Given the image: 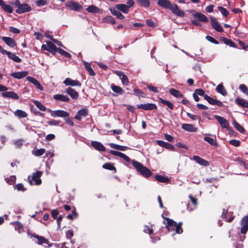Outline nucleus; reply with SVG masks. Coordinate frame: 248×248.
I'll return each mask as SVG.
<instances>
[{
	"instance_id": "1",
	"label": "nucleus",
	"mask_w": 248,
	"mask_h": 248,
	"mask_svg": "<svg viewBox=\"0 0 248 248\" xmlns=\"http://www.w3.org/2000/svg\"><path fill=\"white\" fill-rule=\"evenodd\" d=\"M157 4L163 8L169 9L177 16L183 17L185 16V12L180 10L177 4L171 3L169 0H158Z\"/></svg>"
},
{
	"instance_id": "2",
	"label": "nucleus",
	"mask_w": 248,
	"mask_h": 248,
	"mask_svg": "<svg viewBox=\"0 0 248 248\" xmlns=\"http://www.w3.org/2000/svg\"><path fill=\"white\" fill-rule=\"evenodd\" d=\"M165 220L167 221V223L166 224V227L168 229L169 231H175V233H181L183 232V230L182 228V224L181 222H179V223H177L176 222L174 221L173 220L170 219L168 217H164Z\"/></svg>"
},
{
	"instance_id": "3",
	"label": "nucleus",
	"mask_w": 248,
	"mask_h": 248,
	"mask_svg": "<svg viewBox=\"0 0 248 248\" xmlns=\"http://www.w3.org/2000/svg\"><path fill=\"white\" fill-rule=\"evenodd\" d=\"M132 165L143 176L148 178L152 175V173L151 170L147 167L143 166L140 162L133 160Z\"/></svg>"
},
{
	"instance_id": "4",
	"label": "nucleus",
	"mask_w": 248,
	"mask_h": 248,
	"mask_svg": "<svg viewBox=\"0 0 248 248\" xmlns=\"http://www.w3.org/2000/svg\"><path fill=\"white\" fill-rule=\"evenodd\" d=\"M14 5L16 8V12L19 14L31 11V8L29 4L27 3L21 4L18 0H16Z\"/></svg>"
},
{
	"instance_id": "5",
	"label": "nucleus",
	"mask_w": 248,
	"mask_h": 248,
	"mask_svg": "<svg viewBox=\"0 0 248 248\" xmlns=\"http://www.w3.org/2000/svg\"><path fill=\"white\" fill-rule=\"evenodd\" d=\"M43 172L40 171H37L32 174V175L28 177L29 183L31 185H40L42 181L40 179Z\"/></svg>"
},
{
	"instance_id": "6",
	"label": "nucleus",
	"mask_w": 248,
	"mask_h": 248,
	"mask_svg": "<svg viewBox=\"0 0 248 248\" xmlns=\"http://www.w3.org/2000/svg\"><path fill=\"white\" fill-rule=\"evenodd\" d=\"M65 6L75 11H78L82 9V6L80 4L73 0L67 1L65 3Z\"/></svg>"
},
{
	"instance_id": "7",
	"label": "nucleus",
	"mask_w": 248,
	"mask_h": 248,
	"mask_svg": "<svg viewBox=\"0 0 248 248\" xmlns=\"http://www.w3.org/2000/svg\"><path fill=\"white\" fill-rule=\"evenodd\" d=\"M46 44H43L41 46V49L44 50H47L51 53L55 54L57 52L58 48L55 44L52 42L47 41Z\"/></svg>"
},
{
	"instance_id": "8",
	"label": "nucleus",
	"mask_w": 248,
	"mask_h": 248,
	"mask_svg": "<svg viewBox=\"0 0 248 248\" xmlns=\"http://www.w3.org/2000/svg\"><path fill=\"white\" fill-rule=\"evenodd\" d=\"M51 116L53 117H68L69 113L67 111L62 110H56L54 111L51 110Z\"/></svg>"
},
{
	"instance_id": "9",
	"label": "nucleus",
	"mask_w": 248,
	"mask_h": 248,
	"mask_svg": "<svg viewBox=\"0 0 248 248\" xmlns=\"http://www.w3.org/2000/svg\"><path fill=\"white\" fill-rule=\"evenodd\" d=\"M241 232L246 234L248 230V216H245L241 221Z\"/></svg>"
},
{
	"instance_id": "10",
	"label": "nucleus",
	"mask_w": 248,
	"mask_h": 248,
	"mask_svg": "<svg viewBox=\"0 0 248 248\" xmlns=\"http://www.w3.org/2000/svg\"><path fill=\"white\" fill-rule=\"evenodd\" d=\"M34 237L37 239V243L39 245H43L45 247H50L51 246V244H50L49 242L44 237L39 236L37 235H34Z\"/></svg>"
},
{
	"instance_id": "11",
	"label": "nucleus",
	"mask_w": 248,
	"mask_h": 248,
	"mask_svg": "<svg viewBox=\"0 0 248 248\" xmlns=\"http://www.w3.org/2000/svg\"><path fill=\"white\" fill-rule=\"evenodd\" d=\"M138 108L142 109L145 110H151L156 109L157 107L155 104L153 103L143 104L137 105Z\"/></svg>"
},
{
	"instance_id": "12",
	"label": "nucleus",
	"mask_w": 248,
	"mask_h": 248,
	"mask_svg": "<svg viewBox=\"0 0 248 248\" xmlns=\"http://www.w3.org/2000/svg\"><path fill=\"white\" fill-rule=\"evenodd\" d=\"M204 98L210 104L212 105H217L218 107H222L223 103L221 101L215 99L208 95H204Z\"/></svg>"
},
{
	"instance_id": "13",
	"label": "nucleus",
	"mask_w": 248,
	"mask_h": 248,
	"mask_svg": "<svg viewBox=\"0 0 248 248\" xmlns=\"http://www.w3.org/2000/svg\"><path fill=\"white\" fill-rule=\"evenodd\" d=\"M214 118L220 124L221 127H222L223 128H228L229 127V122L224 117L218 115H215Z\"/></svg>"
},
{
	"instance_id": "14",
	"label": "nucleus",
	"mask_w": 248,
	"mask_h": 248,
	"mask_svg": "<svg viewBox=\"0 0 248 248\" xmlns=\"http://www.w3.org/2000/svg\"><path fill=\"white\" fill-rule=\"evenodd\" d=\"M66 86H81L80 82L77 80H73L70 78H66L63 82Z\"/></svg>"
},
{
	"instance_id": "15",
	"label": "nucleus",
	"mask_w": 248,
	"mask_h": 248,
	"mask_svg": "<svg viewBox=\"0 0 248 248\" xmlns=\"http://www.w3.org/2000/svg\"><path fill=\"white\" fill-rule=\"evenodd\" d=\"M212 27L217 31L222 32L223 31L222 27L220 25L217 20L213 17H210Z\"/></svg>"
},
{
	"instance_id": "16",
	"label": "nucleus",
	"mask_w": 248,
	"mask_h": 248,
	"mask_svg": "<svg viewBox=\"0 0 248 248\" xmlns=\"http://www.w3.org/2000/svg\"><path fill=\"white\" fill-rule=\"evenodd\" d=\"M1 39L5 42V43L11 47H14L16 46V43L14 39L9 37H1Z\"/></svg>"
},
{
	"instance_id": "17",
	"label": "nucleus",
	"mask_w": 248,
	"mask_h": 248,
	"mask_svg": "<svg viewBox=\"0 0 248 248\" xmlns=\"http://www.w3.org/2000/svg\"><path fill=\"white\" fill-rule=\"evenodd\" d=\"M2 96L5 98H10L15 100L19 99L17 94L12 91L3 92L2 93Z\"/></svg>"
},
{
	"instance_id": "18",
	"label": "nucleus",
	"mask_w": 248,
	"mask_h": 248,
	"mask_svg": "<svg viewBox=\"0 0 248 248\" xmlns=\"http://www.w3.org/2000/svg\"><path fill=\"white\" fill-rule=\"evenodd\" d=\"M91 144L94 149L99 151L104 152L106 150L105 146L98 141H92Z\"/></svg>"
},
{
	"instance_id": "19",
	"label": "nucleus",
	"mask_w": 248,
	"mask_h": 248,
	"mask_svg": "<svg viewBox=\"0 0 248 248\" xmlns=\"http://www.w3.org/2000/svg\"><path fill=\"white\" fill-rule=\"evenodd\" d=\"M110 153L111 155H113L117 156H119L120 157L123 158L124 160H125L127 162H130V158L128 156H127L126 155H125L122 152L117 151H114V150H111L110 151Z\"/></svg>"
},
{
	"instance_id": "20",
	"label": "nucleus",
	"mask_w": 248,
	"mask_h": 248,
	"mask_svg": "<svg viewBox=\"0 0 248 248\" xmlns=\"http://www.w3.org/2000/svg\"><path fill=\"white\" fill-rule=\"evenodd\" d=\"M29 73L27 71H22L12 73L10 76L16 79H21L25 77Z\"/></svg>"
},
{
	"instance_id": "21",
	"label": "nucleus",
	"mask_w": 248,
	"mask_h": 248,
	"mask_svg": "<svg viewBox=\"0 0 248 248\" xmlns=\"http://www.w3.org/2000/svg\"><path fill=\"white\" fill-rule=\"evenodd\" d=\"M193 16L200 22L207 23L208 21L207 17L201 13L197 12L193 14Z\"/></svg>"
},
{
	"instance_id": "22",
	"label": "nucleus",
	"mask_w": 248,
	"mask_h": 248,
	"mask_svg": "<svg viewBox=\"0 0 248 248\" xmlns=\"http://www.w3.org/2000/svg\"><path fill=\"white\" fill-rule=\"evenodd\" d=\"M26 79L30 82L34 84L37 89L41 91L43 90V87L42 86L39 82L37 81L35 78L31 77H27Z\"/></svg>"
},
{
	"instance_id": "23",
	"label": "nucleus",
	"mask_w": 248,
	"mask_h": 248,
	"mask_svg": "<svg viewBox=\"0 0 248 248\" xmlns=\"http://www.w3.org/2000/svg\"><path fill=\"white\" fill-rule=\"evenodd\" d=\"M156 142L158 145L170 150H173L174 146L171 144L162 140H158Z\"/></svg>"
},
{
	"instance_id": "24",
	"label": "nucleus",
	"mask_w": 248,
	"mask_h": 248,
	"mask_svg": "<svg viewBox=\"0 0 248 248\" xmlns=\"http://www.w3.org/2000/svg\"><path fill=\"white\" fill-rule=\"evenodd\" d=\"M193 159L194 161H195L199 164L203 166H207L209 165V163L207 161L201 158L198 155H194L193 157Z\"/></svg>"
},
{
	"instance_id": "25",
	"label": "nucleus",
	"mask_w": 248,
	"mask_h": 248,
	"mask_svg": "<svg viewBox=\"0 0 248 248\" xmlns=\"http://www.w3.org/2000/svg\"><path fill=\"white\" fill-rule=\"evenodd\" d=\"M65 92L73 99H77L78 97V93L71 87L68 88Z\"/></svg>"
},
{
	"instance_id": "26",
	"label": "nucleus",
	"mask_w": 248,
	"mask_h": 248,
	"mask_svg": "<svg viewBox=\"0 0 248 248\" xmlns=\"http://www.w3.org/2000/svg\"><path fill=\"white\" fill-rule=\"evenodd\" d=\"M87 114L88 111L86 109H81L78 111L77 114L75 116V118L78 121H80L82 117H85Z\"/></svg>"
},
{
	"instance_id": "27",
	"label": "nucleus",
	"mask_w": 248,
	"mask_h": 248,
	"mask_svg": "<svg viewBox=\"0 0 248 248\" xmlns=\"http://www.w3.org/2000/svg\"><path fill=\"white\" fill-rule=\"evenodd\" d=\"M53 98L56 100L61 101L62 102H68L70 100L69 98L66 96L61 94H56L53 95Z\"/></svg>"
},
{
	"instance_id": "28",
	"label": "nucleus",
	"mask_w": 248,
	"mask_h": 248,
	"mask_svg": "<svg viewBox=\"0 0 248 248\" xmlns=\"http://www.w3.org/2000/svg\"><path fill=\"white\" fill-rule=\"evenodd\" d=\"M235 101L236 103L239 106L245 108H248V101L241 98L237 97Z\"/></svg>"
},
{
	"instance_id": "29",
	"label": "nucleus",
	"mask_w": 248,
	"mask_h": 248,
	"mask_svg": "<svg viewBox=\"0 0 248 248\" xmlns=\"http://www.w3.org/2000/svg\"><path fill=\"white\" fill-rule=\"evenodd\" d=\"M182 128L188 132H196L197 128L195 127L192 124H184L182 125Z\"/></svg>"
},
{
	"instance_id": "30",
	"label": "nucleus",
	"mask_w": 248,
	"mask_h": 248,
	"mask_svg": "<svg viewBox=\"0 0 248 248\" xmlns=\"http://www.w3.org/2000/svg\"><path fill=\"white\" fill-rule=\"evenodd\" d=\"M116 8L118 11H121L124 14H126L129 12L128 7L124 4H118L116 5Z\"/></svg>"
},
{
	"instance_id": "31",
	"label": "nucleus",
	"mask_w": 248,
	"mask_h": 248,
	"mask_svg": "<svg viewBox=\"0 0 248 248\" xmlns=\"http://www.w3.org/2000/svg\"><path fill=\"white\" fill-rule=\"evenodd\" d=\"M216 90L217 93H220L223 96H226L227 94V92L222 83L218 84L217 86Z\"/></svg>"
},
{
	"instance_id": "32",
	"label": "nucleus",
	"mask_w": 248,
	"mask_h": 248,
	"mask_svg": "<svg viewBox=\"0 0 248 248\" xmlns=\"http://www.w3.org/2000/svg\"><path fill=\"white\" fill-rule=\"evenodd\" d=\"M109 10L111 12V13L113 16H117L118 18L120 19H123L124 18V16L118 10H116L115 8H110Z\"/></svg>"
},
{
	"instance_id": "33",
	"label": "nucleus",
	"mask_w": 248,
	"mask_h": 248,
	"mask_svg": "<svg viewBox=\"0 0 248 248\" xmlns=\"http://www.w3.org/2000/svg\"><path fill=\"white\" fill-rule=\"evenodd\" d=\"M169 93L173 96L176 98H183V95L181 93V92L176 89L173 88H170L169 90Z\"/></svg>"
},
{
	"instance_id": "34",
	"label": "nucleus",
	"mask_w": 248,
	"mask_h": 248,
	"mask_svg": "<svg viewBox=\"0 0 248 248\" xmlns=\"http://www.w3.org/2000/svg\"><path fill=\"white\" fill-rule=\"evenodd\" d=\"M14 115L19 118H24L27 117V113L21 109H17L14 112Z\"/></svg>"
},
{
	"instance_id": "35",
	"label": "nucleus",
	"mask_w": 248,
	"mask_h": 248,
	"mask_svg": "<svg viewBox=\"0 0 248 248\" xmlns=\"http://www.w3.org/2000/svg\"><path fill=\"white\" fill-rule=\"evenodd\" d=\"M84 66L86 69V70L88 72L90 75L92 76H93L95 75V72L91 67V65L90 63L87 62H84Z\"/></svg>"
},
{
	"instance_id": "36",
	"label": "nucleus",
	"mask_w": 248,
	"mask_h": 248,
	"mask_svg": "<svg viewBox=\"0 0 248 248\" xmlns=\"http://www.w3.org/2000/svg\"><path fill=\"white\" fill-rule=\"evenodd\" d=\"M159 100L161 104L167 106L170 109H173V105L170 101L163 99L162 98H159Z\"/></svg>"
},
{
	"instance_id": "37",
	"label": "nucleus",
	"mask_w": 248,
	"mask_h": 248,
	"mask_svg": "<svg viewBox=\"0 0 248 248\" xmlns=\"http://www.w3.org/2000/svg\"><path fill=\"white\" fill-rule=\"evenodd\" d=\"M155 179L161 183H168L170 181L169 178L160 175H156L155 177Z\"/></svg>"
},
{
	"instance_id": "38",
	"label": "nucleus",
	"mask_w": 248,
	"mask_h": 248,
	"mask_svg": "<svg viewBox=\"0 0 248 248\" xmlns=\"http://www.w3.org/2000/svg\"><path fill=\"white\" fill-rule=\"evenodd\" d=\"M110 146L113 149L123 151H125L127 149V147L126 146H121L114 143H110Z\"/></svg>"
},
{
	"instance_id": "39",
	"label": "nucleus",
	"mask_w": 248,
	"mask_h": 248,
	"mask_svg": "<svg viewBox=\"0 0 248 248\" xmlns=\"http://www.w3.org/2000/svg\"><path fill=\"white\" fill-rule=\"evenodd\" d=\"M86 10L89 13H99L100 12V9L98 7L93 5L89 6L86 9Z\"/></svg>"
},
{
	"instance_id": "40",
	"label": "nucleus",
	"mask_w": 248,
	"mask_h": 248,
	"mask_svg": "<svg viewBox=\"0 0 248 248\" xmlns=\"http://www.w3.org/2000/svg\"><path fill=\"white\" fill-rule=\"evenodd\" d=\"M103 168L105 169L114 170V172H116V169L114 166L113 164L111 163H106L103 165Z\"/></svg>"
},
{
	"instance_id": "41",
	"label": "nucleus",
	"mask_w": 248,
	"mask_h": 248,
	"mask_svg": "<svg viewBox=\"0 0 248 248\" xmlns=\"http://www.w3.org/2000/svg\"><path fill=\"white\" fill-rule=\"evenodd\" d=\"M136 1L141 6L145 8L149 7L150 2L149 0H136Z\"/></svg>"
},
{
	"instance_id": "42",
	"label": "nucleus",
	"mask_w": 248,
	"mask_h": 248,
	"mask_svg": "<svg viewBox=\"0 0 248 248\" xmlns=\"http://www.w3.org/2000/svg\"><path fill=\"white\" fill-rule=\"evenodd\" d=\"M111 88L112 90L116 93L122 94L123 93V89L119 86H116L114 84H112L111 85Z\"/></svg>"
},
{
	"instance_id": "43",
	"label": "nucleus",
	"mask_w": 248,
	"mask_h": 248,
	"mask_svg": "<svg viewBox=\"0 0 248 248\" xmlns=\"http://www.w3.org/2000/svg\"><path fill=\"white\" fill-rule=\"evenodd\" d=\"M2 8L6 12L9 13H12L13 12V9L12 7L5 3L4 1H3V3L0 5Z\"/></svg>"
},
{
	"instance_id": "44",
	"label": "nucleus",
	"mask_w": 248,
	"mask_h": 248,
	"mask_svg": "<svg viewBox=\"0 0 248 248\" xmlns=\"http://www.w3.org/2000/svg\"><path fill=\"white\" fill-rule=\"evenodd\" d=\"M8 57L16 62H21V59L14 53L10 52Z\"/></svg>"
},
{
	"instance_id": "45",
	"label": "nucleus",
	"mask_w": 248,
	"mask_h": 248,
	"mask_svg": "<svg viewBox=\"0 0 248 248\" xmlns=\"http://www.w3.org/2000/svg\"><path fill=\"white\" fill-rule=\"evenodd\" d=\"M33 103L34 105L38 108L40 110L46 111V107L39 101L34 100Z\"/></svg>"
},
{
	"instance_id": "46",
	"label": "nucleus",
	"mask_w": 248,
	"mask_h": 248,
	"mask_svg": "<svg viewBox=\"0 0 248 248\" xmlns=\"http://www.w3.org/2000/svg\"><path fill=\"white\" fill-rule=\"evenodd\" d=\"M232 124L234 127L240 132L242 133L244 132L245 130L243 127L241 126L236 121L234 120L232 122Z\"/></svg>"
},
{
	"instance_id": "47",
	"label": "nucleus",
	"mask_w": 248,
	"mask_h": 248,
	"mask_svg": "<svg viewBox=\"0 0 248 248\" xmlns=\"http://www.w3.org/2000/svg\"><path fill=\"white\" fill-rule=\"evenodd\" d=\"M57 51L66 58H70L71 57V55L69 53L64 51L62 48H58Z\"/></svg>"
},
{
	"instance_id": "48",
	"label": "nucleus",
	"mask_w": 248,
	"mask_h": 248,
	"mask_svg": "<svg viewBox=\"0 0 248 248\" xmlns=\"http://www.w3.org/2000/svg\"><path fill=\"white\" fill-rule=\"evenodd\" d=\"M204 140L212 145H217V142L216 140L213 138L205 137H204Z\"/></svg>"
},
{
	"instance_id": "49",
	"label": "nucleus",
	"mask_w": 248,
	"mask_h": 248,
	"mask_svg": "<svg viewBox=\"0 0 248 248\" xmlns=\"http://www.w3.org/2000/svg\"><path fill=\"white\" fill-rule=\"evenodd\" d=\"M45 152V150L44 148H41L32 152V154L36 156H40L43 155Z\"/></svg>"
},
{
	"instance_id": "50",
	"label": "nucleus",
	"mask_w": 248,
	"mask_h": 248,
	"mask_svg": "<svg viewBox=\"0 0 248 248\" xmlns=\"http://www.w3.org/2000/svg\"><path fill=\"white\" fill-rule=\"evenodd\" d=\"M78 217V213L76 211L75 208L72 210V213L67 216V218L70 220H73Z\"/></svg>"
},
{
	"instance_id": "51",
	"label": "nucleus",
	"mask_w": 248,
	"mask_h": 248,
	"mask_svg": "<svg viewBox=\"0 0 248 248\" xmlns=\"http://www.w3.org/2000/svg\"><path fill=\"white\" fill-rule=\"evenodd\" d=\"M13 224L15 226V229L17 230L19 232H20V230H22L23 228V225L19 221H16L13 223Z\"/></svg>"
},
{
	"instance_id": "52",
	"label": "nucleus",
	"mask_w": 248,
	"mask_h": 248,
	"mask_svg": "<svg viewBox=\"0 0 248 248\" xmlns=\"http://www.w3.org/2000/svg\"><path fill=\"white\" fill-rule=\"evenodd\" d=\"M223 40H224V43L228 45L233 47H236V44L233 41H232L231 40L224 38Z\"/></svg>"
},
{
	"instance_id": "53",
	"label": "nucleus",
	"mask_w": 248,
	"mask_h": 248,
	"mask_svg": "<svg viewBox=\"0 0 248 248\" xmlns=\"http://www.w3.org/2000/svg\"><path fill=\"white\" fill-rule=\"evenodd\" d=\"M218 9L220 12L223 15V16L226 17L229 15V12L224 7L219 6L218 7Z\"/></svg>"
},
{
	"instance_id": "54",
	"label": "nucleus",
	"mask_w": 248,
	"mask_h": 248,
	"mask_svg": "<svg viewBox=\"0 0 248 248\" xmlns=\"http://www.w3.org/2000/svg\"><path fill=\"white\" fill-rule=\"evenodd\" d=\"M239 88L243 93L248 95V88L245 85L241 84Z\"/></svg>"
},
{
	"instance_id": "55",
	"label": "nucleus",
	"mask_w": 248,
	"mask_h": 248,
	"mask_svg": "<svg viewBox=\"0 0 248 248\" xmlns=\"http://www.w3.org/2000/svg\"><path fill=\"white\" fill-rule=\"evenodd\" d=\"M122 82L124 85H127L129 83L128 79L127 76L124 74L121 78Z\"/></svg>"
},
{
	"instance_id": "56",
	"label": "nucleus",
	"mask_w": 248,
	"mask_h": 248,
	"mask_svg": "<svg viewBox=\"0 0 248 248\" xmlns=\"http://www.w3.org/2000/svg\"><path fill=\"white\" fill-rule=\"evenodd\" d=\"M46 0H37L35 2L36 5L37 6H42L46 5L47 4Z\"/></svg>"
},
{
	"instance_id": "57",
	"label": "nucleus",
	"mask_w": 248,
	"mask_h": 248,
	"mask_svg": "<svg viewBox=\"0 0 248 248\" xmlns=\"http://www.w3.org/2000/svg\"><path fill=\"white\" fill-rule=\"evenodd\" d=\"M105 20L107 22L110 23L111 24H114L116 22L114 18L110 16H106Z\"/></svg>"
},
{
	"instance_id": "58",
	"label": "nucleus",
	"mask_w": 248,
	"mask_h": 248,
	"mask_svg": "<svg viewBox=\"0 0 248 248\" xmlns=\"http://www.w3.org/2000/svg\"><path fill=\"white\" fill-rule=\"evenodd\" d=\"M47 123L50 125L58 126L60 124V121L52 120L47 122Z\"/></svg>"
},
{
	"instance_id": "59",
	"label": "nucleus",
	"mask_w": 248,
	"mask_h": 248,
	"mask_svg": "<svg viewBox=\"0 0 248 248\" xmlns=\"http://www.w3.org/2000/svg\"><path fill=\"white\" fill-rule=\"evenodd\" d=\"M230 144L235 147H238L240 144V141L238 140H232L229 141Z\"/></svg>"
},
{
	"instance_id": "60",
	"label": "nucleus",
	"mask_w": 248,
	"mask_h": 248,
	"mask_svg": "<svg viewBox=\"0 0 248 248\" xmlns=\"http://www.w3.org/2000/svg\"><path fill=\"white\" fill-rule=\"evenodd\" d=\"M15 188L18 191H24L26 190L24 186L22 184H18L15 186Z\"/></svg>"
},
{
	"instance_id": "61",
	"label": "nucleus",
	"mask_w": 248,
	"mask_h": 248,
	"mask_svg": "<svg viewBox=\"0 0 248 248\" xmlns=\"http://www.w3.org/2000/svg\"><path fill=\"white\" fill-rule=\"evenodd\" d=\"M206 39L209 42L213 43L214 44H218V41L217 40H216L215 38L212 37V36L207 35L206 36Z\"/></svg>"
},
{
	"instance_id": "62",
	"label": "nucleus",
	"mask_w": 248,
	"mask_h": 248,
	"mask_svg": "<svg viewBox=\"0 0 248 248\" xmlns=\"http://www.w3.org/2000/svg\"><path fill=\"white\" fill-rule=\"evenodd\" d=\"M194 93H196L197 95H199L200 96H203V97H204V95H206V94H204V91L201 89H196Z\"/></svg>"
},
{
	"instance_id": "63",
	"label": "nucleus",
	"mask_w": 248,
	"mask_h": 248,
	"mask_svg": "<svg viewBox=\"0 0 248 248\" xmlns=\"http://www.w3.org/2000/svg\"><path fill=\"white\" fill-rule=\"evenodd\" d=\"M147 87L149 90L154 93H157L159 92L158 90H157V88L156 87L152 86L151 85H147Z\"/></svg>"
},
{
	"instance_id": "64",
	"label": "nucleus",
	"mask_w": 248,
	"mask_h": 248,
	"mask_svg": "<svg viewBox=\"0 0 248 248\" xmlns=\"http://www.w3.org/2000/svg\"><path fill=\"white\" fill-rule=\"evenodd\" d=\"M134 94L137 96H141L144 97L143 93L140 90L138 89H134Z\"/></svg>"
}]
</instances>
